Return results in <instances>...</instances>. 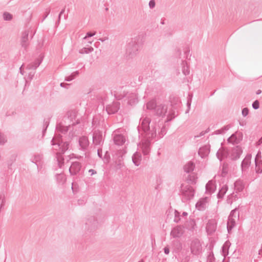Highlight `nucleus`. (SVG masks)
Wrapping results in <instances>:
<instances>
[{
  "label": "nucleus",
  "instance_id": "1",
  "mask_svg": "<svg viewBox=\"0 0 262 262\" xmlns=\"http://www.w3.org/2000/svg\"><path fill=\"white\" fill-rule=\"evenodd\" d=\"M147 116L142 115L140 118V124L138 126V130L141 129L144 134L145 139L141 141V148L144 155H148L150 151L151 140L157 136V129L160 128L156 122H152Z\"/></svg>",
  "mask_w": 262,
  "mask_h": 262
},
{
  "label": "nucleus",
  "instance_id": "2",
  "mask_svg": "<svg viewBox=\"0 0 262 262\" xmlns=\"http://www.w3.org/2000/svg\"><path fill=\"white\" fill-rule=\"evenodd\" d=\"M60 135H56L51 140V145L53 146L54 150H58L61 152H57L56 154V159L58 166L59 168H62L64 165V158L63 154L69 148V142L64 141Z\"/></svg>",
  "mask_w": 262,
  "mask_h": 262
},
{
  "label": "nucleus",
  "instance_id": "3",
  "mask_svg": "<svg viewBox=\"0 0 262 262\" xmlns=\"http://www.w3.org/2000/svg\"><path fill=\"white\" fill-rule=\"evenodd\" d=\"M142 46V40L140 36L132 39L127 45L126 54L128 58H133L136 56Z\"/></svg>",
  "mask_w": 262,
  "mask_h": 262
},
{
  "label": "nucleus",
  "instance_id": "4",
  "mask_svg": "<svg viewBox=\"0 0 262 262\" xmlns=\"http://www.w3.org/2000/svg\"><path fill=\"white\" fill-rule=\"evenodd\" d=\"M67 117H64L62 120V121L57 123L56 126V129L57 132L65 134L67 133L68 130L70 128L71 126L75 125L76 124L79 123V121L77 120L76 122H73L71 124L66 125V120H71V121H73L72 119H75L76 117V113L74 111L69 112L67 113Z\"/></svg>",
  "mask_w": 262,
  "mask_h": 262
},
{
  "label": "nucleus",
  "instance_id": "5",
  "mask_svg": "<svg viewBox=\"0 0 262 262\" xmlns=\"http://www.w3.org/2000/svg\"><path fill=\"white\" fill-rule=\"evenodd\" d=\"M146 108L148 110L153 111L155 115L162 117L165 116L167 111V105L162 104H157L154 100L147 103Z\"/></svg>",
  "mask_w": 262,
  "mask_h": 262
},
{
  "label": "nucleus",
  "instance_id": "6",
  "mask_svg": "<svg viewBox=\"0 0 262 262\" xmlns=\"http://www.w3.org/2000/svg\"><path fill=\"white\" fill-rule=\"evenodd\" d=\"M181 195L182 196V201L185 202L192 199L194 196V190L190 185L182 184L180 190Z\"/></svg>",
  "mask_w": 262,
  "mask_h": 262
},
{
  "label": "nucleus",
  "instance_id": "7",
  "mask_svg": "<svg viewBox=\"0 0 262 262\" xmlns=\"http://www.w3.org/2000/svg\"><path fill=\"white\" fill-rule=\"evenodd\" d=\"M116 97L119 100L126 98L128 100V103L130 105L134 104L138 102L137 95L134 93H129L127 91H123L122 93L116 94Z\"/></svg>",
  "mask_w": 262,
  "mask_h": 262
},
{
  "label": "nucleus",
  "instance_id": "8",
  "mask_svg": "<svg viewBox=\"0 0 262 262\" xmlns=\"http://www.w3.org/2000/svg\"><path fill=\"white\" fill-rule=\"evenodd\" d=\"M191 253L195 255L200 254L202 252V246L199 239L197 238L193 239L190 243Z\"/></svg>",
  "mask_w": 262,
  "mask_h": 262
},
{
  "label": "nucleus",
  "instance_id": "9",
  "mask_svg": "<svg viewBox=\"0 0 262 262\" xmlns=\"http://www.w3.org/2000/svg\"><path fill=\"white\" fill-rule=\"evenodd\" d=\"M104 142V137L102 132L95 130L93 134V143L96 146H102Z\"/></svg>",
  "mask_w": 262,
  "mask_h": 262
},
{
  "label": "nucleus",
  "instance_id": "10",
  "mask_svg": "<svg viewBox=\"0 0 262 262\" xmlns=\"http://www.w3.org/2000/svg\"><path fill=\"white\" fill-rule=\"evenodd\" d=\"M184 227L183 226L179 225L173 228L171 231L170 235L173 238L181 237L184 233Z\"/></svg>",
  "mask_w": 262,
  "mask_h": 262
},
{
  "label": "nucleus",
  "instance_id": "11",
  "mask_svg": "<svg viewBox=\"0 0 262 262\" xmlns=\"http://www.w3.org/2000/svg\"><path fill=\"white\" fill-rule=\"evenodd\" d=\"M81 164L79 162H73L69 168V172L71 175H76L81 170Z\"/></svg>",
  "mask_w": 262,
  "mask_h": 262
},
{
  "label": "nucleus",
  "instance_id": "12",
  "mask_svg": "<svg viewBox=\"0 0 262 262\" xmlns=\"http://www.w3.org/2000/svg\"><path fill=\"white\" fill-rule=\"evenodd\" d=\"M79 149L83 151H86L89 146L90 142L88 138L86 136H82L79 138L78 140Z\"/></svg>",
  "mask_w": 262,
  "mask_h": 262
},
{
  "label": "nucleus",
  "instance_id": "13",
  "mask_svg": "<svg viewBox=\"0 0 262 262\" xmlns=\"http://www.w3.org/2000/svg\"><path fill=\"white\" fill-rule=\"evenodd\" d=\"M120 108V103L116 101L109 104L106 107V110L108 114H114L118 112Z\"/></svg>",
  "mask_w": 262,
  "mask_h": 262
},
{
  "label": "nucleus",
  "instance_id": "14",
  "mask_svg": "<svg viewBox=\"0 0 262 262\" xmlns=\"http://www.w3.org/2000/svg\"><path fill=\"white\" fill-rule=\"evenodd\" d=\"M243 152L242 147L239 146H236L233 147L231 150V159L232 160H236L239 158Z\"/></svg>",
  "mask_w": 262,
  "mask_h": 262
},
{
  "label": "nucleus",
  "instance_id": "15",
  "mask_svg": "<svg viewBox=\"0 0 262 262\" xmlns=\"http://www.w3.org/2000/svg\"><path fill=\"white\" fill-rule=\"evenodd\" d=\"M216 229V223L214 220H209L206 226V231L208 234H212Z\"/></svg>",
  "mask_w": 262,
  "mask_h": 262
},
{
  "label": "nucleus",
  "instance_id": "16",
  "mask_svg": "<svg viewBox=\"0 0 262 262\" xmlns=\"http://www.w3.org/2000/svg\"><path fill=\"white\" fill-rule=\"evenodd\" d=\"M42 158L43 155L42 154H36L31 159V161L37 165L38 170L39 167L41 166Z\"/></svg>",
  "mask_w": 262,
  "mask_h": 262
},
{
  "label": "nucleus",
  "instance_id": "17",
  "mask_svg": "<svg viewBox=\"0 0 262 262\" xmlns=\"http://www.w3.org/2000/svg\"><path fill=\"white\" fill-rule=\"evenodd\" d=\"M210 152V145H205L200 148L198 154L202 158H204L208 156Z\"/></svg>",
  "mask_w": 262,
  "mask_h": 262
},
{
  "label": "nucleus",
  "instance_id": "18",
  "mask_svg": "<svg viewBox=\"0 0 262 262\" xmlns=\"http://www.w3.org/2000/svg\"><path fill=\"white\" fill-rule=\"evenodd\" d=\"M43 57L41 56L35 60L34 61L30 63L27 66V69L28 70H35L40 64L42 61Z\"/></svg>",
  "mask_w": 262,
  "mask_h": 262
},
{
  "label": "nucleus",
  "instance_id": "19",
  "mask_svg": "<svg viewBox=\"0 0 262 262\" xmlns=\"http://www.w3.org/2000/svg\"><path fill=\"white\" fill-rule=\"evenodd\" d=\"M251 156L247 155L241 163V168L243 171H245L249 167L251 163Z\"/></svg>",
  "mask_w": 262,
  "mask_h": 262
},
{
  "label": "nucleus",
  "instance_id": "20",
  "mask_svg": "<svg viewBox=\"0 0 262 262\" xmlns=\"http://www.w3.org/2000/svg\"><path fill=\"white\" fill-rule=\"evenodd\" d=\"M207 198L201 199L195 204L196 208L199 211H204L207 207Z\"/></svg>",
  "mask_w": 262,
  "mask_h": 262
},
{
  "label": "nucleus",
  "instance_id": "21",
  "mask_svg": "<svg viewBox=\"0 0 262 262\" xmlns=\"http://www.w3.org/2000/svg\"><path fill=\"white\" fill-rule=\"evenodd\" d=\"M113 140L115 144L119 146L123 145L125 141L124 137L121 134H114Z\"/></svg>",
  "mask_w": 262,
  "mask_h": 262
},
{
  "label": "nucleus",
  "instance_id": "22",
  "mask_svg": "<svg viewBox=\"0 0 262 262\" xmlns=\"http://www.w3.org/2000/svg\"><path fill=\"white\" fill-rule=\"evenodd\" d=\"M29 31L26 30L22 33L21 39V45L24 48H26L29 45Z\"/></svg>",
  "mask_w": 262,
  "mask_h": 262
},
{
  "label": "nucleus",
  "instance_id": "23",
  "mask_svg": "<svg viewBox=\"0 0 262 262\" xmlns=\"http://www.w3.org/2000/svg\"><path fill=\"white\" fill-rule=\"evenodd\" d=\"M228 189V187L227 184L220 185V188L219 192L217 194V198L219 199H222L224 196L226 192Z\"/></svg>",
  "mask_w": 262,
  "mask_h": 262
},
{
  "label": "nucleus",
  "instance_id": "24",
  "mask_svg": "<svg viewBox=\"0 0 262 262\" xmlns=\"http://www.w3.org/2000/svg\"><path fill=\"white\" fill-rule=\"evenodd\" d=\"M216 157L221 162L223 158H227L228 155V152L224 148H221L216 152Z\"/></svg>",
  "mask_w": 262,
  "mask_h": 262
},
{
  "label": "nucleus",
  "instance_id": "25",
  "mask_svg": "<svg viewBox=\"0 0 262 262\" xmlns=\"http://www.w3.org/2000/svg\"><path fill=\"white\" fill-rule=\"evenodd\" d=\"M215 188L216 186L212 181H209L206 185V191L208 193L211 194L213 193Z\"/></svg>",
  "mask_w": 262,
  "mask_h": 262
},
{
  "label": "nucleus",
  "instance_id": "26",
  "mask_svg": "<svg viewBox=\"0 0 262 262\" xmlns=\"http://www.w3.org/2000/svg\"><path fill=\"white\" fill-rule=\"evenodd\" d=\"M133 162L136 166H139L141 163V155L140 152L136 151L132 156Z\"/></svg>",
  "mask_w": 262,
  "mask_h": 262
},
{
  "label": "nucleus",
  "instance_id": "27",
  "mask_svg": "<svg viewBox=\"0 0 262 262\" xmlns=\"http://www.w3.org/2000/svg\"><path fill=\"white\" fill-rule=\"evenodd\" d=\"M244 188L243 183L241 180H237L234 183V190L236 193L241 192Z\"/></svg>",
  "mask_w": 262,
  "mask_h": 262
},
{
  "label": "nucleus",
  "instance_id": "28",
  "mask_svg": "<svg viewBox=\"0 0 262 262\" xmlns=\"http://www.w3.org/2000/svg\"><path fill=\"white\" fill-rule=\"evenodd\" d=\"M235 219H231L229 218L227 222V228L228 232L230 233L232 229L235 226Z\"/></svg>",
  "mask_w": 262,
  "mask_h": 262
},
{
  "label": "nucleus",
  "instance_id": "29",
  "mask_svg": "<svg viewBox=\"0 0 262 262\" xmlns=\"http://www.w3.org/2000/svg\"><path fill=\"white\" fill-rule=\"evenodd\" d=\"M230 246V243L229 241H226L223 245L222 248V254L225 257L228 254V250Z\"/></svg>",
  "mask_w": 262,
  "mask_h": 262
},
{
  "label": "nucleus",
  "instance_id": "30",
  "mask_svg": "<svg viewBox=\"0 0 262 262\" xmlns=\"http://www.w3.org/2000/svg\"><path fill=\"white\" fill-rule=\"evenodd\" d=\"M195 225V221L193 219H190L189 221L186 222L185 224V227L189 230H192L194 229Z\"/></svg>",
  "mask_w": 262,
  "mask_h": 262
},
{
  "label": "nucleus",
  "instance_id": "31",
  "mask_svg": "<svg viewBox=\"0 0 262 262\" xmlns=\"http://www.w3.org/2000/svg\"><path fill=\"white\" fill-rule=\"evenodd\" d=\"M195 165L192 162H189L184 166V171L187 173L192 172L194 168Z\"/></svg>",
  "mask_w": 262,
  "mask_h": 262
},
{
  "label": "nucleus",
  "instance_id": "32",
  "mask_svg": "<svg viewBox=\"0 0 262 262\" xmlns=\"http://www.w3.org/2000/svg\"><path fill=\"white\" fill-rule=\"evenodd\" d=\"M197 177L195 173L192 172L188 176L187 180L188 183L194 184L196 182Z\"/></svg>",
  "mask_w": 262,
  "mask_h": 262
},
{
  "label": "nucleus",
  "instance_id": "33",
  "mask_svg": "<svg viewBox=\"0 0 262 262\" xmlns=\"http://www.w3.org/2000/svg\"><path fill=\"white\" fill-rule=\"evenodd\" d=\"M239 197H240V196L238 194V193L233 192L232 193L228 196V203L231 204L233 201H235Z\"/></svg>",
  "mask_w": 262,
  "mask_h": 262
},
{
  "label": "nucleus",
  "instance_id": "34",
  "mask_svg": "<svg viewBox=\"0 0 262 262\" xmlns=\"http://www.w3.org/2000/svg\"><path fill=\"white\" fill-rule=\"evenodd\" d=\"M97 221L95 219L94 217H91L88 219L86 224L91 226L92 228H95L97 227Z\"/></svg>",
  "mask_w": 262,
  "mask_h": 262
},
{
  "label": "nucleus",
  "instance_id": "35",
  "mask_svg": "<svg viewBox=\"0 0 262 262\" xmlns=\"http://www.w3.org/2000/svg\"><path fill=\"white\" fill-rule=\"evenodd\" d=\"M230 126L229 125L224 126L221 129L215 130L213 133V134H215V135L224 134L227 130H228L230 128Z\"/></svg>",
  "mask_w": 262,
  "mask_h": 262
},
{
  "label": "nucleus",
  "instance_id": "36",
  "mask_svg": "<svg viewBox=\"0 0 262 262\" xmlns=\"http://www.w3.org/2000/svg\"><path fill=\"white\" fill-rule=\"evenodd\" d=\"M182 72L185 76L188 75L189 74V67L187 65V63L185 61H182Z\"/></svg>",
  "mask_w": 262,
  "mask_h": 262
},
{
  "label": "nucleus",
  "instance_id": "37",
  "mask_svg": "<svg viewBox=\"0 0 262 262\" xmlns=\"http://www.w3.org/2000/svg\"><path fill=\"white\" fill-rule=\"evenodd\" d=\"M5 203V193L4 191L0 192V211L3 208Z\"/></svg>",
  "mask_w": 262,
  "mask_h": 262
},
{
  "label": "nucleus",
  "instance_id": "38",
  "mask_svg": "<svg viewBox=\"0 0 262 262\" xmlns=\"http://www.w3.org/2000/svg\"><path fill=\"white\" fill-rule=\"evenodd\" d=\"M255 164L256 172L258 173H262V161H255Z\"/></svg>",
  "mask_w": 262,
  "mask_h": 262
},
{
  "label": "nucleus",
  "instance_id": "39",
  "mask_svg": "<svg viewBox=\"0 0 262 262\" xmlns=\"http://www.w3.org/2000/svg\"><path fill=\"white\" fill-rule=\"evenodd\" d=\"M237 212V208H235L234 209L232 210L230 214H229V218H231V219H238L239 218V213L238 212Z\"/></svg>",
  "mask_w": 262,
  "mask_h": 262
},
{
  "label": "nucleus",
  "instance_id": "40",
  "mask_svg": "<svg viewBox=\"0 0 262 262\" xmlns=\"http://www.w3.org/2000/svg\"><path fill=\"white\" fill-rule=\"evenodd\" d=\"M49 123H50V119L49 118H46V119H44L43 123V129H42L43 136L45 135L46 131L49 125Z\"/></svg>",
  "mask_w": 262,
  "mask_h": 262
},
{
  "label": "nucleus",
  "instance_id": "41",
  "mask_svg": "<svg viewBox=\"0 0 262 262\" xmlns=\"http://www.w3.org/2000/svg\"><path fill=\"white\" fill-rule=\"evenodd\" d=\"M237 137L234 134H232L230 137H229L227 139V141L229 143H231L233 144L237 143Z\"/></svg>",
  "mask_w": 262,
  "mask_h": 262
},
{
  "label": "nucleus",
  "instance_id": "42",
  "mask_svg": "<svg viewBox=\"0 0 262 262\" xmlns=\"http://www.w3.org/2000/svg\"><path fill=\"white\" fill-rule=\"evenodd\" d=\"M94 50V49L92 47L90 48H83L80 51V53L81 54H88L90 52H92Z\"/></svg>",
  "mask_w": 262,
  "mask_h": 262
},
{
  "label": "nucleus",
  "instance_id": "43",
  "mask_svg": "<svg viewBox=\"0 0 262 262\" xmlns=\"http://www.w3.org/2000/svg\"><path fill=\"white\" fill-rule=\"evenodd\" d=\"M180 216H181L180 212H179L178 210H174V218L173 221L176 223H179L181 220Z\"/></svg>",
  "mask_w": 262,
  "mask_h": 262
},
{
  "label": "nucleus",
  "instance_id": "44",
  "mask_svg": "<svg viewBox=\"0 0 262 262\" xmlns=\"http://www.w3.org/2000/svg\"><path fill=\"white\" fill-rule=\"evenodd\" d=\"M3 18L5 20H11L12 19V15L6 12L3 14Z\"/></svg>",
  "mask_w": 262,
  "mask_h": 262
},
{
  "label": "nucleus",
  "instance_id": "45",
  "mask_svg": "<svg viewBox=\"0 0 262 262\" xmlns=\"http://www.w3.org/2000/svg\"><path fill=\"white\" fill-rule=\"evenodd\" d=\"M124 166V163L121 159H119L117 161H116V168L117 169H121Z\"/></svg>",
  "mask_w": 262,
  "mask_h": 262
},
{
  "label": "nucleus",
  "instance_id": "46",
  "mask_svg": "<svg viewBox=\"0 0 262 262\" xmlns=\"http://www.w3.org/2000/svg\"><path fill=\"white\" fill-rule=\"evenodd\" d=\"M166 133V127L164 126H162V127L161 128L160 132L158 134V138H162L164 135H165Z\"/></svg>",
  "mask_w": 262,
  "mask_h": 262
},
{
  "label": "nucleus",
  "instance_id": "47",
  "mask_svg": "<svg viewBox=\"0 0 262 262\" xmlns=\"http://www.w3.org/2000/svg\"><path fill=\"white\" fill-rule=\"evenodd\" d=\"M228 173V165L224 163L222 167V176L225 177Z\"/></svg>",
  "mask_w": 262,
  "mask_h": 262
},
{
  "label": "nucleus",
  "instance_id": "48",
  "mask_svg": "<svg viewBox=\"0 0 262 262\" xmlns=\"http://www.w3.org/2000/svg\"><path fill=\"white\" fill-rule=\"evenodd\" d=\"M6 141L7 140L4 134L0 132V145L4 144Z\"/></svg>",
  "mask_w": 262,
  "mask_h": 262
},
{
  "label": "nucleus",
  "instance_id": "49",
  "mask_svg": "<svg viewBox=\"0 0 262 262\" xmlns=\"http://www.w3.org/2000/svg\"><path fill=\"white\" fill-rule=\"evenodd\" d=\"M207 259L209 262H213L215 258L213 252H210L207 256Z\"/></svg>",
  "mask_w": 262,
  "mask_h": 262
},
{
  "label": "nucleus",
  "instance_id": "50",
  "mask_svg": "<svg viewBox=\"0 0 262 262\" xmlns=\"http://www.w3.org/2000/svg\"><path fill=\"white\" fill-rule=\"evenodd\" d=\"M259 102L258 100H255L252 103V107L254 110H257L259 108Z\"/></svg>",
  "mask_w": 262,
  "mask_h": 262
},
{
  "label": "nucleus",
  "instance_id": "51",
  "mask_svg": "<svg viewBox=\"0 0 262 262\" xmlns=\"http://www.w3.org/2000/svg\"><path fill=\"white\" fill-rule=\"evenodd\" d=\"M64 11H65V8L62 9L61 10V11L60 12V13L59 14V15H58V18L57 21L56 23V25H58L59 24L60 21V19H61V16L62 14H63L64 13Z\"/></svg>",
  "mask_w": 262,
  "mask_h": 262
},
{
  "label": "nucleus",
  "instance_id": "52",
  "mask_svg": "<svg viewBox=\"0 0 262 262\" xmlns=\"http://www.w3.org/2000/svg\"><path fill=\"white\" fill-rule=\"evenodd\" d=\"M96 32L95 31L94 32H88L86 33L85 36L83 38V39H85L88 37H91L94 36L96 34Z\"/></svg>",
  "mask_w": 262,
  "mask_h": 262
},
{
  "label": "nucleus",
  "instance_id": "53",
  "mask_svg": "<svg viewBox=\"0 0 262 262\" xmlns=\"http://www.w3.org/2000/svg\"><path fill=\"white\" fill-rule=\"evenodd\" d=\"M242 115L244 117H246L249 114V109L247 107H245L242 110Z\"/></svg>",
  "mask_w": 262,
  "mask_h": 262
},
{
  "label": "nucleus",
  "instance_id": "54",
  "mask_svg": "<svg viewBox=\"0 0 262 262\" xmlns=\"http://www.w3.org/2000/svg\"><path fill=\"white\" fill-rule=\"evenodd\" d=\"M50 12V9H46L45 14L43 18H42L41 22L43 21L44 20L48 17V16L49 15Z\"/></svg>",
  "mask_w": 262,
  "mask_h": 262
},
{
  "label": "nucleus",
  "instance_id": "55",
  "mask_svg": "<svg viewBox=\"0 0 262 262\" xmlns=\"http://www.w3.org/2000/svg\"><path fill=\"white\" fill-rule=\"evenodd\" d=\"M149 7L150 8L152 9L155 7V0H150L149 2Z\"/></svg>",
  "mask_w": 262,
  "mask_h": 262
},
{
  "label": "nucleus",
  "instance_id": "56",
  "mask_svg": "<svg viewBox=\"0 0 262 262\" xmlns=\"http://www.w3.org/2000/svg\"><path fill=\"white\" fill-rule=\"evenodd\" d=\"M208 131H209L208 129L206 130L205 132L202 131V132L200 133L199 135L195 136H194V139H196V138H199L200 137H202V136H204L206 133H208Z\"/></svg>",
  "mask_w": 262,
  "mask_h": 262
},
{
  "label": "nucleus",
  "instance_id": "57",
  "mask_svg": "<svg viewBox=\"0 0 262 262\" xmlns=\"http://www.w3.org/2000/svg\"><path fill=\"white\" fill-rule=\"evenodd\" d=\"M97 155H98V157L99 158H100L101 159L102 158V148H99L97 149Z\"/></svg>",
  "mask_w": 262,
  "mask_h": 262
},
{
  "label": "nucleus",
  "instance_id": "58",
  "mask_svg": "<svg viewBox=\"0 0 262 262\" xmlns=\"http://www.w3.org/2000/svg\"><path fill=\"white\" fill-rule=\"evenodd\" d=\"M79 74V72L78 71H76L73 73H72L70 75L74 79L76 76H77Z\"/></svg>",
  "mask_w": 262,
  "mask_h": 262
},
{
  "label": "nucleus",
  "instance_id": "59",
  "mask_svg": "<svg viewBox=\"0 0 262 262\" xmlns=\"http://www.w3.org/2000/svg\"><path fill=\"white\" fill-rule=\"evenodd\" d=\"M261 156H260V152H258L256 155L255 158V162H258V161H261Z\"/></svg>",
  "mask_w": 262,
  "mask_h": 262
},
{
  "label": "nucleus",
  "instance_id": "60",
  "mask_svg": "<svg viewBox=\"0 0 262 262\" xmlns=\"http://www.w3.org/2000/svg\"><path fill=\"white\" fill-rule=\"evenodd\" d=\"M89 172L91 173V176L97 173L96 171L95 170L93 169H90L89 170Z\"/></svg>",
  "mask_w": 262,
  "mask_h": 262
},
{
  "label": "nucleus",
  "instance_id": "61",
  "mask_svg": "<svg viewBox=\"0 0 262 262\" xmlns=\"http://www.w3.org/2000/svg\"><path fill=\"white\" fill-rule=\"evenodd\" d=\"M164 252L165 253V254H168L169 253V249L168 247H165L164 248Z\"/></svg>",
  "mask_w": 262,
  "mask_h": 262
},
{
  "label": "nucleus",
  "instance_id": "62",
  "mask_svg": "<svg viewBox=\"0 0 262 262\" xmlns=\"http://www.w3.org/2000/svg\"><path fill=\"white\" fill-rule=\"evenodd\" d=\"M73 79V78H72L71 75L67 76L65 78V80L67 81H70L72 80Z\"/></svg>",
  "mask_w": 262,
  "mask_h": 262
},
{
  "label": "nucleus",
  "instance_id": "63",
  "mask_svg": "<svg viewBox=\"0 0 262 262\" xmlns=\"http://www.w3.org/2000/svg\"><path fill=\"white\" fill-rule=\"evenodd\" d=\"M187 106H188V110H187L186 113L188 112V111H189L190 105H191V101H188L187 103Z\"/></svg>",
  "mask_w": 262,
  "mask_h": 262
},
{
  "label": "nucleus",
  "instance_id": "64",
  "mask_svg": "<svg viewBox=\"0 0 262 262\" xmlns=\"http://www.w3.org/2000/svg\"><path fill=\"white\" fill-rule=\"evenodd\" d=\"M262 144V137L259 139V140L257 142V145H259Z\"/></svg>",
  "mask_w": 262,
  "mask_h": 262
}]
</instances>
